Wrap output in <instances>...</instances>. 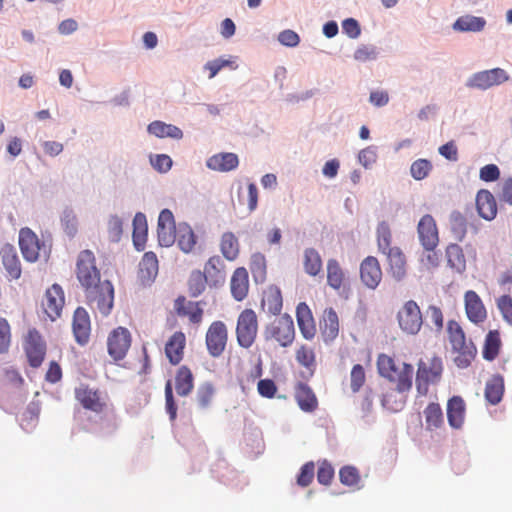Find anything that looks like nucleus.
Returning <instances> with one entry per match:
<instances>
[{"mask_svg":"<svg viewBox=\"0 0 512 512\" xmlns=\"http://www.w3.org/2000/svg\"><path fill=\"white\" fill-rule=\"evenodd\" d=\"M501 339L497 330L489 331L485 338L483 357L488 361L494 360L500 351Z\"/></svg>","mask_w":512,"mask_h":512,"instance_id":"a18cd8bd","label":"nucleus"},{"mask_svg":"<svg viewBox=\"0 0 512 512\" xmlns=\"http://www.w3.org/2000/svg\"><path fill=\"white\" fill-rule=\"evenodd\" d=\"M148 225L146 216L139 212L133 219V244L136 250L143 251L147 241Z\"/></svg>","mask_w":512,"mask_h":512,"instance_id":"72a5a7b5","label":"nucleus"},{"mask_svg":"<svg viewBox=\"0 0 512 512\" xmlns=\"http://www.w3.org/2000/svg\"><path fill=\"white\" fill-rule=\"evenodd\" d=\"M174 309L179 316H187L193 324H200L203 318V309L200 302H187L184 296H179L174 303Z\"/></svg>","mask_w":512,"mask_h":512,"instance_id":"a878e982","label":"nucleus"},{"mask_svg":"<svg viewBox=\"0 0 512 512\" xmlns=\"http://www.w3.org/2000/svg\"><path fill=\"white\" fill-rule=\"evenodd\" d=\"M72 329L75 340L80 345H85L90 339L91 324L88 312L78 307L73 315Z\"/></svg>","mask_w":512,"mask_h":512,"instance_id":"a211bd4d","label":"nucleus"},{"mask_svg":"<svg viewBox=\"0 0 512 512\" xmlns=\"http://www.w3.org/2000/svg\"><path fill=\"white\" fill-rule=\"evenodd\" d=\"M416 372V388L419 394L426 395L430 385L440 382L443 374L441 357L433 354L419 360Z\"/></svg>","mask_w":512,"mask_h":512,"instance_id":"7ed1b4c3","label":"nucleus"},{"mask_svg":"<svg viewBox=\"0 0 512 512\" xmlns=\"http://www.w3.org/2000/svg\"><path fill=\"white\" fill-rule=\"evenodd\" d=\"M389 262V271L394 279L402 280L406 275V258L400 248L394 247L384 253Z\"/></svg>","mask_w":512,"mask_h":512,"instance_id":"7c9ffc66","label":"nucleus"},{"mask_svg":"<svg viewBox=\"0 0 512 512\" xmlns=\"http://www.w3.org/2000/svg\"><path fill=\"white\" fill-rule=\"evenodd\" d=\"M485 24L486 21L482 17L466 15L459 17L453 24V28L457 31L478 32L484 28Z\"/></svg>","mask_w":512,"mask_h":512,"instance_id":"49530a36","label":"nucleus"},{"mask_svg":"<svg viewBox=\"0 0 512 512\" xmlns=\"http://www.w3.org/2000/svg\"><path fill=\"white\" fill-rule=\"evenodd\" d=\"M258 316L251 308L244 309L237 318L236 339L240 347L248 349L256 341L258 335Z\"/></svg>","mask_w":512,"mask_h":512,"instance_id":"423d86ee","label":"nucleus"},{"mask_svg":"<svg viewBox=\"0 0 512 512\" xmlns=\"http://www.w3.org/2000/svg\"><path fill=\"white\" fill-rule=\"evenodd\" d=\"M377 245L379 250L384 254L389 251V249H393L391 247L392 242V233L390 226L387 222L383 221L379 223L377 227Z\"/></svg>","mask_w":512,"mask_h":512,"instance_id":"3c124183","label":"nucleus"},{"mask_svg":"<svg viewBox=\"0 0 512 512\" xmlns=\"http://www.w3.org/2000/svg\"><path fill=\"white\" fill-rule=\"evenodd\" d=\"M509 80L508 73L501 68H493L474 73L467 81L466 86L480 90H487Z\"/></svg>","mask_w":512,"mask_h":512,"instance_id":"9b49d317","label":"nucleus"},{"mask_svg":"<svg viewBox=\"0 0 512 512\" xmlns=\"http://www.w3.org/2000/svg\"><path fill=\"white\" fill-rule=\"evenodd\" d=\"M177 228H167L166 226H159L157 228L158 241L161 246L169 247L176 240Z\"/></svg>","mask_w":512,"mask_h":512,"instance_id":"680f3d73","label":"nucleus"},{"mask_svg":"<svg viewBox=\"0 0 512 512\" xmlns=\"http://www.w3.org/2000/svg\"><path fill=\"white\" fill-rule=\"evenodd\" d=\"M231 294L236 301L244 300L249 291V276L244 267H238L233 272L230 282Z\"/></svg>","mask_w":512,"mask_h":512,"instance_id":"bb28decb","label":"nucleus"},{"mask_svg":"<svg viewBox=\"0 0 512 512\" xmlns=\"http://www.w3.org/2000/svg\"><path fill=\"white\" fill-rule=\"evenodd\" d=\"M0 260L6 271L9 281L18 280L22 274L21 262L16 248L11 244H4L0 249Z\"/></svg>","mask_w":512,"mask_h":512,"instance_id":"ddd939ff","label":"nucleus"},{"mask_svg":"<svg viewBox=\"0 0 512 512\" xmlns=\"http://www.w3.org/2000/svg\"><path fill=\"white\" fill-rule=\"evenodd\" d=\"M258 393L265 398H273L277 392L276 384L271 379H261L257 384Z\"/></svg>","mask_w":512,"mask_h":512,"instance_id":"774afa93","label":"nucleus"},{"mask_svg":"<svg viewBox=\"0 0 512 512\" xmlns=\"http://www.w3.org/2000/svg\"><path fill=\"white\" fill-rule=\"evenodd\" d=\"M453 352L456 353L454 362L459 368L468 367L474 360L477 349L472 341H468L461 345V347L453 348Z\"/></svg>","mask_w":512,"mask_h":512,"instance_id":"37998d69","label":"nucleus"},{"mask_svg":"<svg viewBox=\"0 0 512 512\" xmlns=\"http://www.w3.org/2000/svg\"><path fill=\"white\" fill-rule=\"evenodd\" d=\"M340 482L349 487H357L360 482V474L354 466H344L339 471Z\"/></svg>","mask_w":512,"mask_h":512,"instance_id":"864d4df0","label":"nucleus"},{"mask_svg":"<svg viewBox=\"0 0 512 512\" xmlns=\"http://www.w3.org/2000/svg\"><path fill=\"white\" fill-rule=\"evenodd\" d=\"M447 331L452 349L461 347V345H464V343L468 342L465 337V333L458 322L450 320L447 324Z\"/></svg>","mask_w":512,"mask_h":512,"instance_id":"603ef678","label":"nucleus"},{"mask_svg":"<svg viewBox=\"0 0 512 512\" xmlns=\"http://www.w3.org/2000/svg\"><path fill=\"white\" fill-rule=\"evenodd\" d=\"M228 341V330L222 321H214L208 327L205 336L207 350L212 357L223 354Z\"/></svg>","mask_w":512,"mask_h":512,"instance_id":"9d476101","label":"nucleus"},{"mask_svg":"<svg viewBox=\"0 0 512 512\" xmlns=\"http://www.w3.org/2000/svg\"><path fill=\"white\" fill-rule=\"evenodd\" d=\"M360 279L369 289H376L382 280V270L378 259L366 257L360 264Z\"/></svg>","mask_w":512,"mask_h":512,"instance_id":"2eb2a0df","label":"nucleus"},{"mask_svg":"<svg viewBox=\"0 0 512 512\" xmlns=\"http://www.w3.org/2000/svg\"><path fill=\"white\" fill-rule=\"evenodd\" d=\"M377 370L381 377L387 379L401 390H411L414 368L405 362L396 360L384 353L377 357Z\"/></svg>","mask_w":512,"mask_h":512,"instance_id":"f03ea898","label":"nucleus"},{"mask_svg":"<svg viewBox=\"0 0 512 512\" xmlns=\"http://www.w3.org/2000/svg\"><path fill=\"white\" fill-rule=\"evenodd\" d=\"M476 207L480 217L491 221L497 215V203L493 194L485 189L478 191L476 195Z\"/></svg>","mask_w":512,"mask_h":512,"instance_id":"5701e85b","label":"nucleus"},{"mask_svg":"<svg viewBox=\"0 0 512 512\" xmlns=\"http://www.w3.org/2000/svg\"><path fill=\"white\" fill-rule=\"evenodd\" d=\"M295 326L293 318L289 314H283L268 323L263 331L266 341L276 342L279 346L287 348L295 340Z\"/></svg>","mask_w":512,"mask_h":512,"instance_id":"20e7f679","label":"nucleus"},{"mask_svg":"<svg viewBox=\"0 0 512 512\" xmlns=\"http://www.w3.org/2000/svg\"><path fill=\"white\" fill-rule=\"evenodd\" d=\"M424 252L420 258L421 267L427 271L436 268L439 265V255L435 248L423 247Z\"/></svg>","mask_w":512,"mask_h":512,"instance_id":"13d9d810","label":"nucleus"},{"mask_svg":"<svg viewBox=\"0 0 512 512\" xmlns=\"http://www.w3.org/2000/svg\"><path fill=\"white\" fill-rule=\"evenodd\" d=\"M450 226L454 238L458 241H462L467 232V220L464 215L458 211H454L450 216Z\"/></svg>","mask_w":512,"mask_h":512,"instance_id":"8fccbe9b","label":"nucleus"},{"mask_svg":"<svg viewBox=\"0 0 512 512\" xmlns=\"http://www.w3.org/2000/svg\"><path fill=\"white\" fill-rule=\"evenodd\" d=\"M410 390H401L400 387L389 389L385 392L381 399V405L390 412L401 411L406 404V393Z\"/></svg>","mask_w":512,"mask_h":512,"instance_id":"c756f323","label":"nucleus"},{"mask_svg":"<svg viewBox=\"0 0 512 512\" xmlns=\"http://www.w3.org/2000/svg\"><path fill=\"white\" fill-rule=\"evenodd\" d=\"M366 382V373L364 367L360 364H355L350 372V387L354 393L360 391Z\"/></svg>","mask_w":512,"mask_h":512,"instance_id":"6e6d98bb","label":"nucleus"},{"mask_svg":"<svg viewBox=\"0 0 512 512\" xmlns=\"http://www.w3.org/2000/svg\"><path fill=\"white\" fill-rule=\"evenodd\" d=\"M179 248L184 253L191 252L196 245V235L193 229L186 223H181L177 227L176 240Z\"/></svg>","mask_w":512,"mask_h":512,"instance_id":"4c0bfd02","label":"nucleus"},{"mask_svg":"<svg viewBox=\"0 0 512 512\" xmlns=\"http://www.w3.org/2000/svg\"><path fill=\"white\" fill-rule=\"evenodd\" d=\"M75 274L85 291L88 303L95 306L102 315H108L113 307L114 289L109 280L101 281L100 270L92 251L83 250L79 253Z\"/></svg>","mask_w":512,"mask_h":512,"instance_id":"f257e3e1","label":"nucleus"},{"mask_svg":"<svg viewBox=\"0 0 512 512\" xmlns=\"http://www.w3.org/2000/svg\"><path fill=\"white\" fill-rule=\"evenodd\" d=\"M158 274V259L154 252H146L140 263L138 278L143 285L153 282Z\"/></svg>","mask_w":512,"mask_h":512,"instance_id":"b1692460","label":"nucleus"},{"mask_svg":"<svg viewBox=\"0 0 512 512\" xmlns=\"http://www.w3.org/2000/svg\"><path fill=\"white\" fill-rule=\"evenodd\" d=\"M185 345L186 337L181 331L175 332L167 341L165 354L172 365L179 364L183 359Z\"/></svg>","mask_w":512,"mask_h":512,"instance_id":"393cba45","label":"nucleus"},{"mask_svg":"<svg viewBox=\"0 0 512 512\" xmlns=\"http://www.w3.org/2000/svg\"><path fill=\"white\" fill-rule=\"evenodd\" d=\"M296 319L302 336L306 340H312L317 332L311 309L305 302H300L296 307Z\"/></svg>","mask_w":512,"mask_h":512,"instance_id":"4be33fe9","label":"nucleus"},{"mask_svg":"<svg viewBox=\"0 0 512 512\" xmlns=\"http://www.w3.org/2000/svg\"><path fill=\"white\" fill-rule=\"evenodd\" d=\"M464 307L467 318L474 324H481L487 319L486 307L480 296L473 290L464 294Z\"/></svg>","mask_w":512,"mask_h":512,"instance_id":"dca6fc26","label":"nucleus"},{"mask_svg":"<svg viewBox=\"0 0 512 512\" xmlns=\"http://www.w3.org/2000/svg\"><path fill=\"white\" fill-rule=\"evenodd\" d=\"M202 274L210 287L223 286L226 281V265L220 256H211L205 263Z\"/></svg>","mask_w":512,"mask_h":512,"instance_id":"4468645a","label":"nucleus"},{"mask_svg":"<svg viewBox=\"0 0 512 512\" xmlns=\"http://www.w3.org/2000/svg\"><path fill=\"white\" fill-rule=\"evenodd\" d=\"M74 397L85 410L96 414L106 412L109 407L108 394L85 383L74 389Z\"/></svg>","mask_w":512,"mask_h":512,"instance_id":"39448f33","label":"nucleus"},{"mask_svg":"<svg viewBox=\"0 0 512 512\" xmlns=\"http://www.w3.org/2000/svg\"><path fill=\"white\" fill-rule=\"evenodd\" d=\"M295 399L301 410L312 412L317 408V398L312 389L304 383H299L295 390Z\"/></svg>","mask_w":512,"mask_h":512,"instance_id":"f704fd0d","label":"nucleus"},{"mask_svg":"<svg viewBox=\"0 0 512 512\" xmlns=\"http://www.w3.org/2000/svg\"><path fill=\"white\" fill-rule=\"evenodd\" d=\"M261 307L272 315H279L281 313L283 298L279 287L271 285L263 292Z\"/></svg>","mask_w":512,"mask_h":512,"instance_id":"c85d7f7f","label":"nucleus"},{"mask_svg":"<svg viewBox=\"0 0 512 512\" xmlns=\"http://www.w3.org/2000/svg\"><path fill=\"white\" fill-rule=\"evenodd\" d=\"M220 251L228 261H234L240 251L237 237L232 232H225L220 241Z\"/></svg>","mask_w":512,"mask_h":512,"instance_id":"79ce46f5","label":"nucleus"},{"mask_svg":"<svg viewBox=\"0 0 512 512\" xmlns=\"http://www.w3.org/2000/svg\"><path fill=\"white\" fill-rule=\"evenodd\" d=\"M432 170V163L427 159H417L411 164L410 173L415 180L425 179Z\"/></svg>","mask_w":512,"mask_h":512,"instance_id":"5fc2aeb1","label":"nucleus"},{"mask_svg":"<svg viewBox=\"0 0 512 512\" xmlns=\"http://www.w3.org/2000/svg\"><path fill=\"white\" fill-rule=\"evenodd\" d=\"M302 263L305 273L309 276L316 277L322 272V258L319 252L314 248L304 250Z\"/></svg>","mask_w":512,"mask_h":512,"instance_id":"e433bc0d","label":"nucleus"},{"mask_svg":"<svg viewBox=\"0 0 512 512\" xmlns=\"http://www.w3.org/2000/svg\"><path fill=\"white\" fill-rule=\"evenodd\" d=\"M23 349L31 367L41 366L46 355V343L39 331L30 329L27 332L23 340Z\"/></svg>","mask_w":512,"mask_h":512,"instance_id":"1a4fd4ad","label":"nucleus"},{"mask_svg":"<svg viewBox=\"0 0 512 512\" xmlns=\"http://www.w3.org/2000/svg\"><path fill=\"white\" fill-rule=\"evenodd\" d=\"M215 394L214 385L210 382H204L199 385L196 392V402L201 409H207L213 400Z\"/></svg>","mask_w":512,"mask_h":512,"instance_id":"09e8293b","label":"nucleus"},{"mask_svg":"<svg viewBox=\"0 0 512 512\" xmlns=\"http://www.w3.org/2000/svg\"><path fill=\"white\" fill-rule=\"evenodd\" d=\"M65 304V295L62 287L58 284H53L45 292L42 300V308L44 313L50 320L55 321L61 316Z\"/></svg>","mask_w":512,"mask_h":512,"instance_id":"f8f14e48","label":"nucleus"},{"mask_svg":"<svg viewBox=\"0 0 512 512\" xmlns=\"http://www.w3.org/2000/svg\"><path fill=\"white\" fill-rule=\"evenodd\" d=\"M334 477V469L330 463L324 461L317 471V480L320 484L329 485Z\"/></svg>","mask_w":512,"mask_h":512,"instance_id":"69168bd1","label":"nucleus"},{"mask_svg":"<svg viewBox=\"0 0 512 512\" xmlns=\"http://www.w3.org/2000/svg\"><path fill=\"white\" fill-rule=\"evenodd\" d=\"M295 359L300 366L305 368L309 377L314 375L317 367V361L315 350L312 346L307 344L298 345L295 350Z\"/></svg>","mask_w":512,"mask_h":512,"instance_id":"2f4dec72","label":"nucleus"},{"mask_svg":"<svg viewBox=\"0 0 512 512\" xmlns=\"http://www.w3.org/2000/svg\"><path fill=\"white\" fill-rule=\"evenodd\" d=\"M466 405L462 397L453 396L447 403V418L449 425L454 429L463 426L465 420Z\"/></svg>","mask_w":512,"mask_h":512,"instance_id":"cd10ccee","label":"nucleus"},{"mask_svg":"<svg viewBox=\"0 0 512 512\" xmlns=\"http://www.w3.org/2000/svg\"><path fill=\"white\" fill-rule=\"evenodd\" d=\"M504 394V380L500 375L491 377L485 386V399L491 404H498Z\"/></svg>","mask_w":512,"mask_h":512,"instance_id":"58836bf2","label":"nucleus"},{"mask_svg":"<svg viewBox=\"0 0 512 512\" xmlns=\"http://www.w3.org/2000/svg\"><path fill=\"white\" fill-rule=\"evenodd\" d=\"M123 232V223L118 216H111L108 220V234L113 242H118Z\"/></svg>","mask_w":512,"mask_h":512,"instance_id":"0e129e2a","label":"nucleus"},{"mask_svg":"<svg viewBox=\"0 0 512 512\" xmlns=\"http://www.w3.org/2000/svg\"><path fill=\"white\" fill-rule=\"evenodd\" d=\"M418 237L423 247L436 248L439 242L438 229L434 218L424 215L417 227Z\"/></svg>","mask_w":512,"mask_h":512,"instance_id":"f3484780","label":"nucleus"},{"mask_svg":"<svg viewBox=\"0 0 512 512\" xmlns=\"http://www.w3.org/2000/svg\"><path fill=\"white\" fill-rule=\"evenodd\" d=\"M326 277L327 285L337 292L343 291L348 287V277L346 272L339 261L335 258L327 260Z\"/></svg>","mask_w":512,"mask_h":512,"instance_id":"aec40b11","label":"nucleus"},{"mask_svg":"<svg viewBox=\"0 0 512 512\" xmlns=\"http://www.w3.org/2000/svg\"><path fill=\"white\" fill-rule=\"evenodd\" d=\"M132 344L131 332L122 326L114 328L107 337V352L114 362L122 361Z\"/></svg>","mask_w":512,"mask_h":512,"instance_id":"0eeeda50","label":"nucleus"},{"mask_svg":"<svg viewBox=\"0 0 512 512\" xmlns=\"http://www.w3.org/2000/svg\"><path fill=\"white\" fill-rule=\"evenodd\" d=\"M238 164V156L235 153L229 152L215 154L207 160L208 168L220 172L231 171L235 169Z\"/></svg>","mask_w":512,"mask_h":512,"instance_id":"473e14b6","label":"nucleus"},{"mask_svg":"<svg viewBox=\"0 0 512 512\" xmlns=\"http://www.w3.org/2000/svg\"><path fill=\"white\" fill-rule=\"evenodd\" d=\"M378 52L373 45H361L354 52V59L359 62H368L377 58Z\"/></svg>","mask_w":512,"mask_h":512,"instance_id":"bf43d9fd","label":"nucleus"},{"mask_svg":"<svg viewBox=\"0 0 512 512\" xmlns=\"http://www.w3.org/2000/svg\"><path fill=\"white\" fill-rule=\"evenodd\" d=\"M148 132L159 138L170 137L173 139H181L183 137V132L180 128L162 121L150 123L148 125Z\"/></svg>","mask_w":512,"mask_h":512,"instance_id":"a19ab883","label":"nucleus"},{"mask_svg":"<svg viewBox=\"0 0 512 512\" xmlns=\"http://www.w3.org/2000/svg\"><path fill=\"white\" fill-rule=\"evenodd\" d=\"M425 427L429 431L439 429L444 424L443 411L438 403H429L423 411Z\"/></svg>","mask_w":512,"mask_h":512,"instance_id":"ea45409f","label":"nucleus"},{"mask_svg":"<svg viewBox=\"0 0 512 512\" xmlns=\"http://www.w3.org/2000/svg\"><path fill=\"white\" fill-rule=\"evenodd\" d=\"M397 321L401 330L409 335H416L423 324L420 307L414 300L406 301L397 313Z\"/></svg>","mask_w":512,"mask_h":512,"instance_id":"6e6552de","label":"nucleus"},{"mask_svg":"<svg viewBox=\"0 0 512 512\" xmlns=\"http://www.w3.org/2000/svg\"><path fill=\"white\" fill-rule=\"evenodd\" d=\"M447 262L450 268L458 273L466 269V259L463 249L458 244H450L446 248Z\"/></svg>","mask_w":512,"mask_h":512,"instance_id":"c03bdc74","label":"nucleus"},{"mask_svg":"<svg viewBox=\"0 0 512 512\" xmlns=\"http://www.w3.org/2000/svg\"><path fill=\"white\" fill-rule=\"evenodd\" d=\"M19 246L23 257L29 262L39 258L40 243L37 235L29 228H22L19 232Z\"/></svg>","mask_w":512,"mask_h":512,"instance_id":"6ab92c4d","label":"nucleus"},{"mask_svg":"<svg viewBox=\"0 0 512 512\" xmlns=\"http://www.w3.org/2000/svg\"><path fill=\"white\" fill-rule=\"evenodd\" d=\"M194 387L193 374L187 366H181L175 376V389L179 396H188Z\"/></svg>","mask_w":512,"mask_h":512,"instance_id":"c9c22d12","label":"nucleus"},{"mask_svg":"<svg viewBox=\"0 0 512 512\" xmlns=\"http://www.w3.org/2000/svg\"><path fill=\"white\" fill-rule=\"evenodd\" d=\"M314 470L315 467L313 462H308L304 464L298 475L297 483L302 487L308 486L313 480Z\"/></svg>","mask_w":512,"mask_h":512,"instance_id":"338daca9","label":"nucleus"},{"mask_svg":"<svg viewBox=\"0 0 512 512\" xmlns=\"http://www.w3.org/2000/svg\"><path fill=\"white\" fill-rule=\"evenodd\" d=\"M497 307L503 319L512 325V298L509 295H502L497 299Z\"/></svg>","mask_w":512,"mask_h":512,"instance_id":"052dcab7","label":"nucleus"},{"mask_svg":"<svg viewBox=\"0 0 512 512\" xmlns=\"http://www.w3.org/2000/svg\"><path fill=\"white\" fill-rule=\"evenodd\" d=\"M358 160L365 168H370L377 161V148L368 146L362 149L358 154Z\"/></svg>","mask_w":512,"mask_h":512,"instance_id":"e2e57ef3","label":"nucleus"},{"mask_svg":"<svg viewBox=\"0 0 512 512\" xmlns=\"http://www.w3.org/2000/svg\"><path fill=\"white\" fill-rule=\"evenodd\" d=\"M208 285L205 275L200 270H194L191 272L188 279V291L191 297H198L201 295Z\"/></svg>","mask_w":512,"mask_h":512,"instance_id":"de8ad7c7","label":"nucleus"},{"mask_svg":"<svg viewBox=\"0 0 512 512\" xmlns=\"http://www.w3.org/2000/svg\"><path fill=\"white\" fill-rule=\"evenodd\" d=\"M12 333L6 318L0 317V354L7 353L11 345Z\"/></svg>","mask_w":512,"mask_h":512,"instance_id":"4d7b16f0","label":"nucleus"},{"mask_svg":"<svg viewBox=\"0 0 512 512\" xmlns=\"http://www.w3.org/2000/svg\"><path fill=\"white\" fill-rule=\"evenodd\" d=\"M320 333L325 343L333 342L339 334V318L336 311L332 308H326L320 319Z\"/></svg>","mask_w":512,"mask_h":512,"instance_id":"412c9836","label":"nucleus"}]
</instances>
